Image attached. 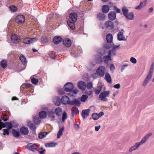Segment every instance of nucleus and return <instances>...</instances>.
<instances>
[{"instance_id": "nucleus-38", "label": "nucleus", "mask_w": 154, "mask_h": 154, "mask_svg": "<svg viewBox=\"0 0 154 154\" xmlns=\"http://www.w3.org/2000/svg\"><path fill=\"white\" fill-rule=\"evenodd\" d=\"M95 60L96 62L98 63H100L102 61L101 57L99 55H97L95 56Z\"/></svg>"}, {"instance_id": "nucleus-24", "label": "nucleus", "mask_w": 154, "mask_h": 154, "mask_svg": "<svg viewBox=\"0 0 154 154\" xmlns=\"http://www.w3.org/2000/svg\"><path fill=\"white\" fill-rule=\"evenodd\" d=\"M79 110L76 107L74 106L72 108L71 114L73 117H74L75 115L79 113Z\"/></svg>"}, {"instance_id": "nucleus-22", "label": "nucleus", "mask_w": 154, "mask_h": 154, "mask_svg": "<svg viewBox=\"0 0 154 154\" xmlns=\"http://www.w3.org/2000/svg\"><path fill=\"white\" fill-rule=\"evenodd\" d=\"M75 22H73L71 20H68L67 21V24L72 30H73L75 28V25L74 23Z\"/></svg>"}, {"instance_id": "nucleus-51", "label": "nucleus", "mask_w": 154, "mask_h": 154, "mask_svg": "<svg viewBox=\"0 0 154 154\" xmlns=\"http://www.w3.org/2000/svg\"><path fill=\"white\" fill-rule=\"evenodd\" d=\"M30 128L32 130L35 131L36 129V127L34 124H31L30 125Z\"/></svg>"}, {"instance_id": "nucleus-26", "label": "nucleus", "mask_w": 154, "mask_h": 154, "mask_svg": "<svg viewBox=\"0 0 154 154\" xmlns=\"http://www.w3.org/2000/svg\"><path fill=\"white\" fill-rule=\"evenodd\" d=\"M105 78L107 82L109 83H111L112 82V80L109 74L107 72L105 74Z\"/></svg>"}, {"instance_id": "nucleus-48", "label": "nucleus", "mask_w": 154, "mask_h": 154, "mask_svg": "<svg viewBox=\"0 0 154 154\" xmlns=\"http://www.w3.org/2000/svg\"><path fill=\"white\" fill-rule=\"evenodd\" d=\"M12 125V124L9 122H7L6 123V127L8 129H10L11 128Z\"/></svg>"}, {"instance_id": "nucleus-63", "label": "nucleus", "mask_w": 154, "mask_h": 154, "mask_svg": "<svg viewBox=\"0 0 154 154\" xmlns=\"http://www.w3.org/2000/svg\"><path fill=\"white\" fill-rule=\"evenodd\" d=\"M97 73H95L92 75V77L94 79H95L97 77Z\"/></svg>"}, {"instance_id": "nucleus-15", "label": "nucleus", "mask_w": 154, "mask_h": 154, "mask_svg": "<svg viewBox=\"0 0 154 154\" xmlns=\"http://www.w3.org/2000/svg\"><path fill=\"white\" fill-rule=\"evenodd\" d=\"M63 45L66 47H70L71 45V40L69 38H65L63 40Z\"/></svg>"}, {"instance_id": "nucleus-52", "label": "nucleus", "mask_w": 154, "mask_h": 154, "mask_svg": "<svg viewBox=\"0 0 154 154\" xmlns=\"http://www.w3.org/2000/svg\"><path fill=\"white\" fill-rule=\"evenodd\" d=\"M32 83L34 84H37L38 82V80L35 78H33L31 79Z\"/></svg>"}, {"instance_id": "nucleus-1", "label": "nucleus", "mask_w": 154, "mask_h": 154, "mask_svg": "<svg viewBox=\"0 0 154 154\" xmlns=\"http://www.w3.org/2000/svg\"><path fill=\"white\" fill-rule=\"evenodd\" d=\"M74 86L72 83L70 82L66 83L64 86V89L66 92H69L68 95L71 97H75L78 92V91L76 89H74L73 90Z\"/></svg>"}, {"instance_id": "nucleus-6", "label": "nucleus", "mask_w": 154, "mask_h": 154, "mask_svg": "<svg viewBox=\"0 0 154 154\" xmlns=\"http://www.w3.org/2000/svg\"><path fill=\"white\" fill-rule=\"evenodd\" d=\"M25 21V17L23 15H18L16 17L15 21L16 23L19 24H22Z\"/></svg>"}, {"instance_id": "nucleus-36", "label": "nucleus", "mask_w": 154, "mask_h": 154, "mask_svg": "<svg viewBox=\"0 0 154 154\" xmlns=\"http://www.w3.org/2000/svg\"><path fill=\"white\" fill-rule=\"evenodd\" d=\"M57 144L54 142L47 143L45 144V146L46 147H54Z\"/></svg>"}, {"instance_id": "nucleus-50", "label": "nucleus", "mask_w": 154, "mask_h": 154, "mask_svg": "<svg viewBox=\"0 0 154 154\" xmlns=\"http://www.w3.org/2000/svg\"><path fill=\"white\" fill-rule=\"evenodd\" d=\"M101 89L102 88L101 87H100L98 89H95L94 91L95 94H98L100 93Z\"/></svg>"}, {"instance_id": "nucleus-8", "label": "nucleus", "mask_w": 154, "mask_h": 154, "mask_svg": "<svg viewBox=\"0 0 154 154\" xmlns=\"http://www.w3.org/2000/svg\"><path fill=\"white\" fill-rule=\"evenodd\" d=\"M36 41L35 38H25L23 41V43L26 44H29L35 42Z\"/></svg>"}, {"instance_id": "nucleus-19", "label": "nucleus", "mask_w": 154, "mask_h": 154, "mask_svg": "<svg viewBox=\"0 0 154 154\" xmlns=\"http://www.w3.org/2000/svg\"><path fill=\"white\" fill-rule=\"evenodd\" d=\"M69 17L71 19V20L73 22H76L77 20V15L75 12L71 13L69 15Z\"/></svg>"}, {"instance_id": "nucleus-10", "label": "nucleus", "mask_w": 154, "mask_h": 154, "mask_svg": "<svg viewBox=\"0 0 154 154\" xmlns=\"http://www.w3.org/2000/svg\"><path fill=\"white\" fill-rule=\"evenodd\" d=\"M61 102L64 104H70L71 101L69 97L67 96H63L61 99Z\"/></svg>"}, {"instance_id": "nucleus-9", "label": "nucleus", "mask_w": 154, "mask_h": 154, "mask_svg": "<svg viewBox=\"0 0 154 154\" xmlns=\"http://www.w3.org/2000/svg\"><path fill=\"white\" fill-rule=\"evenodd\" d=\"M32 86L31 84L27 83L23 84L20 87L21 89H24L26 91H29L31 89H32Z\"/></svg>"}, {"instance_id": "nucleus-34", "label": "nucleus", "mask_w": 154, "mask_h": 154, "mask_svg": "<svg viewBox=\"0 0 154 154\" xmlns=\"http://www.w3.org/2000/svg\"><path fill=\"white\" fill-rule=\"evenodd\" d=\"M39 116L40 118L44 119L47 116V113L45 111H42L39 113Z\"/></svg>"}, {"instance_id": "nucleus-33", "label": "nucleus", "mask_w": 154, "mask_h": 154, "mask_svg": "<svg viewBox=\"0 0 154 154\" xmlns=\"http://www.w3.org/2000/svg\"><path fill=\"white\" fill-rule=\"evenodd\" d=\"M64 129V127H63L62 128L60 129L57 133V138H59L60 136L63 135V132Z\"/></svg>"}, {"instance_id": "nucleus-43", "label": "nucleus", "mask_w": 154, "mask_h": 154, "mask_svg": "<svg viewBox=\"0 0 154 154\" xmlns=\"http://www.w3.org/2000/svg\"><path fill=\"white\" fill-rule=\"evenodd\" d=\"M34 121L35 124H38L40 122V119L37 116H35L34 118Z\"/></svg>"}, {"instance_id": "nucleus-20", "label": "nucleus", "mask_w": 154, "mask_h": 154, "mask_svg": "<svg viewBox=\"0 0 154 154\" xmlns=\"http://www.w3.org/2000/svg\"><path fill=\"white\" fill-rule=\"evenodd\" d=\"M147 1L146 0H144L143 2H141L140 5L135 7V9L138 10H140L142 8L144 7L146 4Z\"/></svg>"}, {"instance_id": "nucleus-13", "label": "nucleus", "mask_w": 154, "mask_h": 154, "mask_svg": "<svg viewBox=\"0 0 154 154\" xmlns=\"http://www.w3.org/2000/svg\"><path fill=\"white\" fill-rule=\"evenodd\" d=\"M105 26L107 29H112L114 27L113 22L110 21H106L105 23Z\"/></svg>"}, {"instance_id": "nucleus-30", "label": "nucleus", "mask_w": 154, "mask_h": 154, "mask_svg": "<svg viewBox=\"0 0 154 154\" xmlns=\"http://www.w3.org/2000/svg\"><path fill=\"white\" fill-rule=\"evenodd\" d=\"M55 112L57 116H60L62 113V109L59 107L56 109L55 110Z\"/></svg>"}, {"instance_id": "nucleus-60", "label": "nucleus", "mask_w": 154, "mask_h": 154, "mask_svg": "<svg viewBox=\"0 0 154 154\" xmlns=\"http://www.w3.org/2000/svg\"><path fill=\"white\" fill-rule=\"evenodd\" d=\"M74 126L75 127V128L77 130L79 129L80 127L79 125L78 124H74Z\"/></svg>"}, {"instance_id": "nucleus-23", "label": "nucleus", "mask_w": 154, "mask_h": 154, "mask_svg": "<svg viewBox=\"0 0 154 154\" xmlns=\"http://www.w3.org/2000/svg\"><path fill=\"white\" fill-rule=\"evenodd\" d=\"M109 10V7L108 5H103L102 8V12L104 13H107Z\"/></svg>"}, {"instance_id": "nucleus-40", "label": "nucleus", "mask_w": 154, "mask_h": 154, "mask_svg": "<svg viewBox=\"0 0 154 154\" xmlns=\"http://www.w3.org/2000/svg\"><path fill=\"white\" fill-rule=\"evenodd\" d=\"M13 136L15 137H18L20 135V133L18 131L13 130L12 132Z\"/></svg>"}, {"instance_id": "nucleus-47", "label": "nucleus", "mask_w": 154, "mask_h": 154, "mask_svg": "<svg viewBox=\"0 0 154 154\" xmlns=\"http://www.w3.org/2000/svg\"><path fill=\"white\" fill-rule=\"evenodd\" d=\"M48 116L50 118H52L51 120H53L55 118V116L54 113L52 112H49L48 114Z\"/></svg>"}, {"instance_id": "nucleus-57", "label": "nucleus", "mask_w": 154, "mask_h": 154, "mask_svg": "<svg viewBox=\"0 0 154 154\" xmlns=\"http://www.w3.org/2000/svg\"><path fill=\"white\" fill-rule=\"evenodd\" d=\"M114 87L117 89H119L120 88V85L119 84H117L114 86Z\"/></svg>"}, {"instance_id": "nucleus-28", "label": "nucleus", "mask_w": 154, "mask_h": 154, "mask_svg": "<svg viewBox=\"0 0 154 154\" xmlns=\"http://www.w3.org/2000/svg\"><path fill=\"white\" fill-rule=\"evenodd\" d=\"M70 105L79 106L80 105V102L78 100L75 99L72 101H71L70 103Z\"/></svg>"}, {"instance_id": "nucleus-46", "label": "nucleus", "mask_w": 154, "mask_h": 154, "mask_svg": "<svg viewBox=\"0 0 154 154\" xmlns=\"http://www.w3.org/2000/svg\"><path fill=\"white\" fill-rule=\"evenodd\" d=\"M93 87V85L91 82H89L86 84V88L88 89L91 88Z\"/></svg>"}, {"instance_id": "nucleus-12", "label": "nucleus", "mask_w": 154, "mask_h": 154, "mask_svg": "<svg viewBox=\"0 0 154 154\" xmlns=\"http://www.w3.org/2000/svg\"><path fill=\"white\" fill-rule=\"evenodd\" d=\"M103 115L104 113L103 112H100L98 114L94 113L92 115V117L94 120H96Z\"/></svg>"}, {"instance_id": "nucleus-54", "label": "nucleus", "mask_w": 154, "mask_h": 154, "mask_svg": "<svg viewBox=\"0 0 154 154\" xmlns=\"http://www.w3.org/2000/svg\"><path fill=\"white\" fill-rule=\"evenodd\" d=\"M10 8L11 11L13 12H14L17 10L16 8L14 6L10 7Z\"/></svg>"}, {"instance_id": "nucleus-17", "label": "nucleus", "mask_w": 154, "mask_h": 154, "mask_svg": "<svg viewBox=\"0 0 154 154\" xmlns=\"http://www.w3.org/2000/svg\"><path fill=\"white\" fill-rule=\"evenodd\" d=\"M86 84L83 81H80L78 84V88L81 90H84L86 88Z\"/></svg>"}, {"instance_id": "nucleus-41", "label": "nucleus", "mask_w": 154, "mask_h": 154, "mask_svg": "<svg viewBox=\"0 0 154 154\" xmlns=\"http://www.w3.org/2000/svg\"><path fill=\"white\" fill-rule=\"evenodd\" d=\"M0 65L2 68H5L7 66L6 62L4 60H2L0 62Z\"/></svg>"}, {"instance_id": "nucleus-61", "label": "nucleus", "mask_w": 154, "mask_h": 154, "mask_svg": "<svg viewBox=\"0 0 154 154\" xmlns=\"http://www.w3.org/2000/svg\"><path fill=\"white\" fill-rule=\"evenodd\" d=\"M8 130V129H3L4 132L7 135H9V132Z\"/></svg>"}, {"instance_id": "nucleus-53", "label": "nucleus", "mask_w": 154, "mask_h": 154, "mask_svg": "<svg viewBox=\"0 0 154 154\" xmlns=\"http://www.w3.org/2000/svg\"><path fill=\"white\" fill-rule=\"evenodd\" d=\"M61 100L60 98H57V100L56 101H54L55 104L57 106H59L61 104Z\"/></svg>"}, {"instance_id": "nucleus-49", "label": "nucleus", "mask_w": 154, "mask_h": 154, "mask_svg": "<svg viewBox=\"0 0 154 154\" xmlns=\"http://www.w3.org/2000/svg\"><path fill=\"white\" fill-rule=\"evenodd\" d=\"M67 118V115L66 113L64 112L62 116V121L63 122H64L65 120Z\"/></svg>"}, {"instance_id": "nucleus-58", "label": "nucleus", "mask_w": 154, "mask_h": 154, "mask_svg": "<svg viewBox=\"0 0 154 154\" xmlns=\"http://www.w3.org/2000/svg\"><path fill=\"white\" fill-rule=\"evenodd\" d=\"M128 66V64H125L122 66L121 68V71L122 72L125 69V68Z\"/></svg>"}, {"instance_id": "nucleus-64", "label": "nucleus", "mask_w": 154, "mask_h": 154, "mask_svg": "<svg viewBox=\"0 0 154 154\" xmlns=\"http://www.w3.org/2000/svg\"><path fill=\"white\" fill-rule=\"evenodd\" d=\"M135 150V145L133 146H132L129 149V151L130 152H131L132 151L134 150Z\"/></svg>"}, {"instance_id": "nucleus-42", "label": "nucleus", "mask_w": 154, "mask_h": 154, "mask_svg": "<svg viewBox=\"0 0 154 154\" xmlns=\"http://www.w3.org/2000/svg\"><path fill=\"white\" fill-rule=\"evenodd\" d=\"M47 132H42L38 136V137L40 139H42L45 137L47 134Z\"/></svg>"}, {"instance_id": "nucleus-11", "label": "nucleus", "mask_w": 154, "mask_h": 154, "mask_svg": "<svg viewBox=\"0 0 154 154\" xmlns=\"http://www.w3.org/2000/svg\"><path fill=\"white\" fill-rule=\"evenodd\" d=\"M11 39L12 42L17 43L20 41L19 36L15 34L12 35L11 36Z\"/></svg>"}, {"instance_id": "nucleus-25", "label": "nucleus", "mask_w": 154, "mask_h": 154, "mask_svg": "<svg viewBox=\"0 0 154 154\" xmlns=\"http://www.w3.org/2000/svg\"><path fill=\"white\" fill-rule=\"evenodd\" d=\"M103 60L104 62L106 63H108L109 60H111V57L109 55L105 56L103 57Z\"/></svg>"}, {"instance_id": "nucleus-18", "label": "nucleus", "mask_w": 154, "mask_h": 154, "mask_svg": "<svg viewBox=\"0 0 154 154\" xmlns=\"http://www.w3.org/2000/svg\"><path fill=\"white\" fill-rule=\"evenodd\" d=\"M90 111V109L82 110V117L84 119H85L89 115V113Z\"/></svg>"}, {"instance_id": "nucleus-39", "label": "nucleus", "mask_w": 154, "mask_h": 154, "mask_svg": "<svg viewBox=\"0 0 154 154\" xmlns=\"http://www.w3.org/2000/svg\"><path fill=\"white\" fill-rule=\"evenodd\" d=\"M125 17L129 20H132L134 18V13L133 12H130L129 14H127Z\"/></svg>"}, {"instance_id": "nucleus-2", "label": "nucleus", "mask_w": 154, "mask_h": 154, "mask_svg": "<svg viewBox=\"0 0 154 154\" xmlns=\"http://www.w3.org/2000/svg\"><path fill=\"white\" fill-rule=\"evenodd\" d=\"M154 69V63H152L150 68L149 72L147 75L143 83V86H146L149 81L151 79L153 75V69Z\"/></svg>"}, {"instance_id": "nucleus-44", "label": "nucleus", "mask_w": 154, "mask_h": 154, "mask_svg": "<svg viewBox=\"0 0 154 154\" xmlns=\"http://www.w3.org/2000/svg\"><path fill=\"white\" fill-rule=\"evenodd\" d=\"M88 98L87 95L85 94H83L81 97V100L82 101L85 102Z\"/></svg>"}, {"instance_id": "nucleus-56", "label": "nucleus", "mask_w": 154, "mask_h": 154, "mask_svg": "<svg viewBox=\"0 0 154 154\" xmlns=\"http://www.w3.org/2000/svg\"><path fill=\"white\" fill-rule=\"evenodd\" d=\"M6 126V124L1 122L0 123V129H1V128H5Z\"/></svg>"}, {"instance_id": "nucleus-62", "label": "nucleus", "mask_w": 154, "mask_h": 154, "mask_svg": "<svg viewBox=\"0 0 154 154\" xmlns=\"http://www.w3.org/2000/svg\"><path fill=\"white\" fill-rule=\"evenodd\" d=\"M101 126L100 125H99L97 126H95V130L96 131H98L99 129L100 128Z\"/></svg>"}, {"instance_id": "nucleus-27", "label": "nucleus", "mask_w": 154, "mask_h": 154, "mask_svg": "<svg viewBox=\"0 0 154 154\" xmlns=\"http://www.w3.org/2000/svg\"><path fill=\"white\" fill-rule=\"evenodd\" d=\"M106 39L107 42H112L113 37L111 34H108L106 36Z\"/></svg>"}, {"instance_id": "nucleus-7", "label": "nucleus", "mask_w": 154, "mask_h": 154, "mask_svg": "<svg viewBox=\"0 0 154 154\" xmlns=\"http://www.w3.org/2000/svg\"><path fill=\"white\" fill-rule=\"evenodd\" d=\"M106 69L103 66L99 67L97 70V73L99 76L103 77L105 72Z\"/></svg>"}, {"instance_id": "nucleus-31", "label": "nucleus", "mask_w": 154, "mask_h": 154, "mask_svg": "<svg viewBox=\"0 0 154 154\" xmlns=\"http://www.w3.org/2000/svg\"><path fill=\"white\" fill-rule=\"evenodd\" d=\"M19 59L23 64L25 65L26 64L27 61L26 60V58L23 55H21L19 57Z\"/></svg>"}, {"instance_id": "nucleus-3", "label": "nucleus", "mask_w": 154, "mask_h": 154, "mask_svg": "<svg viewBox=\"0 0 154 154\" xmlns=\"http://www.w3.org/2000/svg\"><path fill=\"white\" fill-rule=\"evenodd\" d=\"M26 147L27 149L32 152H36L38 150V146L35 143H29L26 146Z\"/></svg>"}, {"instance_id": "nucleus-32", "label": "nucleus", "mask_w": 154, "mask_h": 154, "mask_svg": "<svg viewBox=\"0 0 154 154\" xmlns=\"http://www.w3.org/2000/svg\"><path fill=\"white\" fill-rule=\"evenodd\" d=\"M113 45L112 42H107L104 45V48L107 49H109L111 48Z\"/></svg>"}, {"instance_id": "nucleus-35", "label": "nucleus", "mask_w": 154, "mask_h": 154, "mask_svg": "<svg viewBox=\"0 0 154 154\" xmlns=\"http://www.w3.org/2000/svg\"><path fill=\"white\" fill-rule=\"evenodd\" d=\"M116 50L114 48H112L108 52V54L110 56H115L116 55Z\"/></svg>"}, {"instance_id": "nucleus-5", "label": "nucleus", "mask_w": 154, "mask_h": 154, "mask_svg": "<svg viewBox=\"0 0 154 154\" xmlns=\"http://www.w3.org/2000/svg\"><path fill=\"white\" fill-rule=\"evenodd\" d=\"M110 92L109 91H105L101 93L99 95V97L101 101L106 102L107 101L106 97L110 94Z\"/></svg>"}, {"instance_id": "nucleus-45", "label": "nucleus", "mask_w": 154, "mask_h": 154, "mask_svg": "<svg viewBox=\"0 0 154 154\" xmlns=\"http://www.w3.org/2000/svg\"><path fill=\"white\" fill-rule=\"evenodd\" d=\"M122 10L124 15L125 16H126L128 12V9L125 7H124L123 8Z\"/></svg>"}, {"instance_id": "nucleus-21", "label": "nucleus", "mask_w": 154, "mask_h": 154, "mask_svg": "<svg viewBox=\"0 0 154 154\" xmlns=\"http://www.w3.org/2000/svg\"><path fill=\"white\" fill-rule=\"evenodd\" d=\"M20 133L24 135H26L28 134L29 131L27 127H23L20 129Z\"/></svg>"}, {"instance_id": "nucleus-55", "label": "nucleus", "mask_w": 154, "mask_h": 154, "mask_svg": "<svg viewBox=\"0 0 154 154\" xmlns=\"http://www.w3.org/2000/svg\"><path fill=\"white\" fill-rule=\"evenodd\" d=\"M40 149L42 150L41 151H39L38 149V151L40 154H43L44 153V152L45 151V149H43L42 147L40 148Z\"/></svg>"}, {"instance_id": "nucleus-16", "label": "nucleus", "mask_w": 154, "mask_h": 154, "mask_svg": "<svg viewBox=\"0 0 154 154\" xmlns=\"http://www.w3.org/2000/svg\"><path fill=\"white\" fill-rule=\"evenodd\" d=\"M108 17L110 20H115L116 18V14L114 11H110L108 14Z\"/></svg>"}, {"instance_id": "nucleus-4", "label": "nucleus", "mask_w": 154, "mask_h": 154, "mask_svg": "<svg viewBox=\"0 0 154 154\" xmlns=\"http://www.w3.org/2000/svg\"><path fill=\"white\" fill-rule=\"evenodd\" d=\"M152 134L151 133H149L143 137L140 142L136 143L135 149H137L140 146L146 142V140L149 138V137L152 136Z\"/></svg>"}, {"instance_id": "nucleus-37", "label": "nucleus", "mask_w": 154, "mask_h": 154, "mask_svg": "<svg viewBox=\"0 0 154 154\" xmlns=\"http://www.w3.org/2000/svg\"><path fill=\"white\" fill-rule=\"evenodd\" d=\"M97 17L99 20H103L105 19V16L103 13H100L98 14Z\"/></svg>"}, {"instance_id": "nucleus-29", "label": "nucleus", "mask_w": 154, "mask_h": 154, "mask_svg": "<svg viewBox=\"0 0 154 154\" xmlns=\"http://www.w3.org/2000/svg\"><path fill=\"white\" fill-rule=\"evenodd\" d=\"M118 39L119 41L124 40L125 38L123 35V33L122 32H119L117 35Z\"/></svg>"}, {"instance_id": "nucleus-14", "label": "nucleus", "mask_w": 154, "mask_h": 154, "mask_svg": "<svg viewBox=\"0 0 154 154\" xmlns=\"http://www.w3.org/2000/svg\"><path fill=\"white\" fill-rule=\"evenodd\" d=\"M62 40V38L59 36H55L53 40V42L55 45L59 44Z\"/></svg>"}, {"instance_id": "nucleus-59", "label": "nucleus", "mask_w": 154, "mask_h": 154, "mask_svg": "<svg viewBox=\"0 0 154 154\" xmlns=\"http://www.w3.org/2000/svg\"><path fill=\"white\" fill-rule=\"evenodd\" d=\"M58 91L59 93L60 94H64V91L63 89H60Z\"/></svg>"}]
</instances>
